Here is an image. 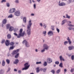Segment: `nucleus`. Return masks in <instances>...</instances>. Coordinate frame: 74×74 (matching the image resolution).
<instances>
[{
    "mask_svg": "<svg viewBox=\"0 0 74 74\" xmlns=\"http://www.w3.org/2000/svg\"><path fill=\"white\" fill-rule=\"evenodd\" d=\"M23 31V29H21L19 31V33L18 34V35L16 33H14V34L15 36L17 37V38H20L21 37H23L24 36H25V32L24 31L22 33V31Z\"/></svg>",
    "mask_w": 74,
    "mask_h": 74,
    "instance_id": "1",
    "label": "nucleus"
},
{
    "mask_svg": "<svg viewBox=\"0 0 74 74\" xmlns=\"http://www.w3.org/2000/svg\"><path fill=\"white\" fill-rule=\"evenodd\" d=\"M31 22H32V21L30 20L29 22V23L28 25H27V27L28 29L27 30V33L28 35H30V34H31V32H30L31 29H30V27H31V26H32V23H31Z\"/></svg>",
    "mask_w": 74,
    "mask_h": 74,
    "instance_id": "2",
    "label": "nucleus"
},
{
    "mask_svg": "<svg viewBox=\"0 0 74 74\" xmlns=\"http://www.w3.org/2000/svg\"><path fill=\"white\" fill-rule=\"evenodd\" d=\"M5 44L6 46H8L10 44V45H12V46H13L14 45L15 43L13 42H12L10 43V40H6V42H5Z\"/></svg>",
    "mask_w": 74,
    "mask_h": 74,
    "instance_id": "3",
    "label": "nucleus"
},
{
    "mask_svg": "<svg viewBox=\"0 0 74 74\" xmlns=\"http://www.w3.org/2000/svg\"><path fill=\"white\" fill-rule=\"evenodd\" d=\"M43 47L44 48H45L43 50H41V52H44V51H45V49H46V50H48V46L46 44H44L43 45Z\"/></svg>",
    "mask_w": 74,
    "mask_h": 74,
    "instance_id": "4",
    "label": "nucleus"
},
{
    "mask_svg": "<svg viewBox=\"0 0 74 74\" xmlns=\"http://www.w3.org/2000/svg\"><path fill=\"white\" fill-rule=\"evenodd\" d=\"M40 67H37L36 68V73H39L40 72V71H43V69L40 68Z\"/></svg>",
    "mask_w": 74,
    "mask_h": 74,
    "instance_id": "5",
    "label": "nucleus"
},
{
    "mask_svg": "<svg viewBox=\"0 0 74 74\" xmlns=\"http://www.w3.org/2000/svg\"><path fill=\"white\" fill-rule=\"evenodd\" d=\"M23 44L25 43V45L27 47H29V43L28 42L25 40H24L23 42Z\"/></svg>",
    "mask_w": 74,
    "mask_h": 74,
    "instance_id": "6",
    "label": "nucleus"
},
{
    "mask_svg": "<svg viewBox=\"0 0 74 74\" xmlns=\"http://www.w3.org/2000/svg\"><path fill=\"white\" fill-rule=\"evenodd\" d=\"M15 11H16L15 8L10 9L9 12L10 13H13V12H15Z\"/></svg>",
    "mask_w": 74,
    "mask_h": 74,
    "instance_id": "7",
    "label": "nucleus"
},
{
    "mask_svg": "<svg viewBox=\"0 0 74 74\" xmlns=\"http://www.w3.org/2000/svg\"><path fill=\"white\" fill-rule=\"evenodd\" d=\"M19 49H17V50H14L13 51L12 54L13 55H14L15 54H16L19 51Z\"/></svg>",
    "mask_w": 74,
    "mask_h": 74,
    "instance_id": "8",
    "label": "nucleus"
},
{
    "mask_svg": "<svg viewBox=\"0 0 74 74\" xmlns=\"http://www.w3.org/2000/svg\"><path fill=\"white\" fill-rule=\"evenodd\" d=\"M14 15L16 16H19L21 15V13H20L19 11H17L15 12Z\"/></svg>",
    "mask_w": 74,
    "mask_h": 74,
    "instance_id": "9",
    "label": "nucleus"
},
{
    "mask_svg": "<svg viewBox=\"0 0 74 74\" xmlns=\"http://www.w3.org/2000/svg\"><path fill=\"white\" fill-rule=\"evenodd\" d=\"M52 62V60L51 58H49L47 59V62L48 63H51Z\"/></svg>",
    "mask_w": 74,
    "mask_h": 74,
    "instance_id": "10",
    "label": "nucleus"
},
{
    "mask_svg": "<svg viewBox=\"0 0 74 74\" xmlns=\"http://www.w3.org/2000/svg\"><path fill=\"white\" fill-rule=\"evenodd\" d=\"M60 3V1H59V6H63L66 5V4L63 2L61 3Z\"/></svg>",
    "mask_w": 74,
    "mask_h": 74,
    "instance_id": "11",
    "label": "nucleus"
},
{
    "mask_svg": "<svg viewBox=\"0 0 74 74\" xmlns=\"http://www.w3.org/2000/svg\"><path fill=\"white\" fill-rule=\"evenodd\" d=\"M68 48L69 49V50L70 51V50L73 49L74 48V47L73 46H70L68 47Z\"/></svg>",
    "mask_w": 74,
    "mask_h": 74,
    "instance_id": "12",
    "label": "nucleus"
},
{
    "mask_svg": "<svg viewBox=\"0 0 74 74\" xmlns=\"http://www.w3.org/2000/svg\"><path fill=\"white\" fill-rule=\"evenodd\" d=\"M60 59L61 61H62V60L64 61V58L62 57V56H60Z\"/></svg>",
    "mask_w": 74,
    "mask_h": 74,
    "instance_id": "13",
    "label": "nucleus"
},
{
    "mask_svg": "<svg viewBox=\"0 0 74 74\" xmlns=\"http://www.w3.org/2000/svg\"><path fill=\"white\" fill-rule=\"evenodd\" d=\"M13 30H14V27H9V31L11 32Z\"/></svg>",
    "mask_w": 74,
    "mask_h": 74,
    "instance_id": "14",
    "label": "nucleus"
},
{
    "mask_svg": "<svg viewBox=\"0 0 74 74\" xmlns=\"http://www.w3.org/2000/svg\"><path fill=\"white\" fill-rule=\"evenodd\" d=\"M67 22V20H64L62 21V25H63Z\"/></svg>",
    "mask_w": 74,
    "mask_h": 74,
    "instance_id": "15",
    "label": "nucleus"
},
{
    "mask_svg": "<svg viewBox=\"0 0 74 74\" xmlns=\"http://www.w3.org/2000/svg\"><path fill=\"white\" fill-rule=\"evenodd\" d=\"M28 63H26L25 64H24V66H25V67H28V68H29V67H30V65H28Z\"/></svg>",
    "mask_w": 74,
    "mask_h": 74,
    "instance_id": "16",
    "label": "nucleus"
},
{
    "mask_svg": "<svg viewBox=\"0 0 74 74\" xmlns=\"http://www.w3.org/2000/svg\"><path fill=\"white\" fill-rule=\"evenodd\" d=\"M67 40H68V42H69V44H71V40H70V39L69 38V37H68Z\"/></svg>",
    "mask_w": 74,
    "mask_h": 74,
    "instance_id": "17",
    "label": "nucleus"
},
{
    "mask_svg": "<svg viewBox=\"0 0 74 74\" xmlns=\"http://www.w3.org/2000/svg\"><path fill=\"white\" fill-rule=\"evenodd\" d=\"M19 62V60L18 59L15 60V62H14V64H17Z\"/></svg>",
    "mask_w": 74,
    "mask_h": 74,
    "instance_id": "18",
    "label": "nucleus"
},
{
    "mask_svg": "<svg viewBox=\"0 0 74 74\" xmlns=\"http://www.w3.org/2000/svg\"><path fill=\"white\" fill-rule=\"evenodd\" d=\"M7 19H5L3 20V24H5L6 23H7Z\"/></svg>",
    "mask_w": 74,
    "mask_h": 74,
    "instance_id": "19",
    "label": "nucleus"
},
{
    "mask_svg": "<svg viewBox=\"0 0 74 74\" xmlns=\"http://www.w3.org/2000/svg\"><path fill=\"white\" fill-rule=\"evenodd\" d=\"M28 67L25 66V67L22 70H27L29 69Z\"/></svg>",
    "mask_w": 74,
    "mask_h": 74,
    "instance_id": "20",
    "label": "nucleus"
},
{
    "mask_svg": "<svg viewBox=\"0 0 74 74\" xmlns=\"http://www.w3.org/2000/svg\"><path fill=\"white\" fill-rule=\"evenodd\" d=\"M5 61H4V60H3L2 61V66H4L5 65Z\"/></svg>",
    "mask_w": 74,
    "mask_h": 74,
    "instance_id": "21",
    "label": "nucleus"
},
{
    "mask_svg": "<svg viewBox=\"0 0 74 74\" xmlns=\"http://www.w3.org/2000/svg\"><path fill=\"white\" fill-rule=\"evenodd\" d=\"M7 37L8 39H10L11 38V35L10 34H8L7 36Z\"/></svg>",
    "mask_w": 74,
    "mask_h": 74,
    "instance_id": "22",
    "label": "nucleus"
},
{
    "mask_svg": "<svg viewBox=\"0 0 74 74\" xmlns=\"http://www.w3.org/2000/svg\"><path fill=\"white\" fill-rule=\"evenodd\" d=\"M59 66L61 68L63 67V63L62 62L60 63L59 65Z\"/></svg>",
    "mask_w": 74,
    "mask_h": 74,
    "instance_id": "23",
    "label": "nucleus"
},
{
    "mask_svg": "<svg viewBox=\"0 0 74 74\" xmlns=\"http://www.w3.org/2000/svg\"><path fill=\"white\" fill-rule=\"evenodd\" d=\"M13 16L12 14H11L8 16V18H11Z\"/></svg>",
    "mask_w": 74,
    "mask_h": 74,
    "instance_id": "24",
    "label": "nucleus"
},
{
    "mask_svg": "<svg viewBox=\"0 0 74 74\" xmlns=\"http://www.w3.org/2000/svg\"><path fill=\"white\" fill-rule=\"evenodd\" d=\"M6 62L8 64H10V61L8 59H7L6 60Z\"/></svg>",
    "mask_w": 74,
    "mask_h": 74,
    "instance_id": "25",
    "label": "nucleus"
},
{
    "mask_svg": "<svg viewBox=\"0 0 74 74\" xmlns=\"http://www.w3.org/2000/svg\"><path fill=\"white\" fill-rule=\"evenodd\" d=\"M23 21L25 23L26 22V17H24L23 19Z\"/></svg>",
    "mask_w": 74,
    "mask_h": 74,
    "instance_id": "26",
    "label": "nucleus"
},
{
    "mask_svg": "<svg viewBox=\"0 0 74 74\" xmlns=\"http://www.w3.org/2000/svg\"><path fill=\"white\" fill-rule=\"evenodd\" d=\"M10 24H7L6 25V27H7V29H9V27H10Z\"/></svg>",
    "mask_w": 74,
    "mask_h": 74,
    "instance_id": "27",
    "label": "nucleus"
},
{
    "mask_svg": "<svg viewBox=\"0 0 74 74\" xmlns=\"http://www.w3.org/2000/svg\"><path fill=\"white\" fill-rule=\"evenodd\" d=\"M19 53H17L15 56V58H18V56H19Z\"/></svg>",
    "mask_w": 74,
    "mask_h": 74,
    "instance_id": "28",
    "label": "nucleus"
},
{
    "mask_svg": "<svg viewBox=\"0 0 74 74\" xmlns=\"http://www.w3.org/2000/svg\"><path fill=\"white\" fill-rule=\"evenodd\" d=\"M6 5L7 7H10V3L8 2H7L6 3Z\"/></svg>",
    "mask_w": 74,
    "mask_h": 74,
    "instance_id": "29",
    "label": "nucleus"
},
{
    "mask_svg": "<svg viewBox=\"0 0 74 74\" xmlns=\"http://www.w3.org/2000/svg\"><path fill=\"white\" fill-rule=\"evenodd\" d=\"M53 34V32L52 31H49L48 33V34Z\"/></svg>",
    "mask_w": 74,
    "mask_h": 74,
    "instance_id": "30",
    "label": "nucleus"
},
{
    "mask_svg": "<svg viewBox=\"0 0 74 74\" xmlns=\"http://www.w3.org/2000/svg\"><path fill=\"white\" fill-rule=\"evenodd\" d=\"M15 48V46H13L12 47H10V49H14V48Z\"/></svg>",
    "mask_w": 74,
    "mask_h": 74,
    "instance_id": "31",
    "label": "nucleus"
},
{
    "mask_svg": "<svg viewBox=\"0 0 74 74\" xmlns=\"http://www.w3.org/2000/svg\"><path fill=\"white\" fill-rule=\"evenodd\" d=\"M60 72V69H58L56 73L57 74H59Z\"/></svg>",
    "mask_w": 74,
    "mask_h": 74,
    "instance_id": "32",
    "label": "nucleus"
},
{
    "mask_svg": "<svg viewBox=\"0 0 74 74\" xmlns=\"http://www.w3.org/2000/svg\"><path fill=\"white\" fill-rule=\"evenodd\" d=\"M47 63L46 62H45L43 64V65L44 66H47Z\"/></svg>",
    "mask_w": 74,
    "mask_h": 74,
    "instance_id": "33",
    "label": "nucleus"
},
{
    "mask_svg": "<svg viewBox=\"0 0 74 74\" xmlns=\"http://www.w3.org/2000/svg\"><path fill=\"white\" fill-rule=\"evenodd\" d=\"M66 18H68V19H70V16H68V14H66Z\"/></svg>",
    "mask_w": 74,
    "mask_h": 74,
    "instance_id": "34",
    "label": "nucleus"
},
{
    "mask_svg": "<svg viewBox=\"0 0 74 74\" xmlns=\"http://www.w3.org/2000/svg\"><path fill=\"white\" fill-rule=\"evenodd\" d=\"M5 42V40L4 39H3L2 40V42H1V43L2 44H3V43H4Z\"/></svg>",
    "mask_w": 74,
    "mask_h": 74,
    "instance_id": "35",
    "label": "nucleus"
},
{
    "mask_svg": "<svg viewBox=\"0 0 74 74\" xmlns=\"http://www.w3.org/2000/svg\"><path fill=\"white\" fill-rule=\"evenodd\" d=\"M46 70H47V68H44L43 69V72H46Z\"/></svg>",
    "mask_w": 74,
    "mask_h": 74,
    "instance_id": "36",
    "label": "nucleus"
},
{
    "mask_svg": "<svg viewBox=\"0 0 74 74\" xmlns=\"http://www.w3.org/2000/svg\"><path fill=\"white\" fill-rule=\"evenodd\" d=\"M51 72L53 73V74H54L55 73V71L54 70H52L51 71Z\"/></svg>",
    "mask_w": 74,
    "mask_h": 74,
    "instance_id": "37",
    "label": "nucleus"
},
{
    "mask_svg": "<svg viewBox=\"0 0 74 74\" xmlns=\"http://www.w3.org/2000/svg\"><path fill=\"white\" fill-rule=\"evenodd\" d=\"M51 29L53 30H54V26L53 25H52L51 27Z\"/></svg>",
    "mask_w": 74,
    "mask_h": 74,
    "instance_id": "38",
    "label": "nucleus"
},
{
    "mask_svg": "<svg viewBox=\"0 0 74 74\" xmlns=\"http://www.w3.org/2000/svg\"><path fill=\"white\" fill-rule=\"evenodd\" d=\"M68 25L69 26H72V27L74 26L73 25H71V24H68Z\"/></svg>",
    "mask_w": 74,
    "mask_h": 74,
    "instance_id": "39",
    "label": "nucleus"
},
{
    "mask_svg": "<svg viewBox=\"0 0 74 74\" xmlns=\"http://www.w3.org/2000/svg\"><path fill=\"white\" fill-rule=\"evenodd\" d=\"M36 64H41V62H36Z\"/></svg>",
    "mask_w": 74,
    "mask_h": 74,
    "instance_id": "40",
    "label": "nucleus"
},
{
    "mask_svg": "<svg viewBox=\"0 0 74 74\" xmlns=\"http://www.w3.org/2000/svg\"><path fill=\"white\" fill-rule=\"evenodd\" d=\"M46 33H47L46 31H43V34H45L44 36H45L46 35Z\"/></svg>",
    "mask_w": 74,
    "mask_h": 74,
    "instance_id": "41",
    "label": "nucleus"
},
{
    "mask_svg": "<svg viewBox=\"0 0 74 74\" xmlns=\"http://www.w3.org/2000/svg\"><path fill=\"white\" fill-rule=\"evenodd\" d=\"M72 60H74V55H72L71 57Z\"/></svg>",
    "mask_w": 74,
    "mask_h": 74,
    "instance_id": "42",
    "label": "nucleus"
},
{
    "mask_svg": "<svg viewBox=\"0 0 74 74\" xmlns=\"http://www.w3.org/2000/svg\"><path fill=\"white\" fill-rule=\"evenodd\" d=\"M55 64H59V62L58 61H56L55 62Z\"/></svg>",
    "mask_w": 74,
    "mask_h": 74,
    "instance_id": "43",
    "label": "nucleus"
},
{
    "mask_svg": "<svg viewBox=\"0 0 74 74\" xmlns=\"http://www.w3.org/2000/svg\"><path fill=\"white\" fill-rule=\"evenodd\" d=\"M67 43H68V42L67 41H65L64 42V44L65 45H66Z\"/></svg>",
    "mask_w": 74,
    "mask_h": 74,
    "instance_id": "44",
    "label": "nucleus"
},
{
    "mask_svg": "<svg viewBox=\"0 0 74 74\" xmlns=\"http://www.w3.org/2000/svg\"><path fill=\"white\" fill-rule=\"evenodd\" d=\"M56 30H57V31H58V33H59V32H60V30H59V29L58 28H57Z\"/></svg>",
    "mask_w": 74,
    "mask_h": 74,
    "instance_id": "45",
    "label": "nucleus"
},
{
    "mask_svg": "<svg viewBox=\"0 0 74 74\" xmlns=\"http://www.w3.org/2000/svg\"><path fill=\"white\" fill-rule=\"evenodd\" d=\"M1 3H3V2H6V0H2L1 1Z\"/></svg>",
    "mask_w": 74,
    "mask_h": 74,
    "instance_id": "46",
    "label": "nucleus"
},
{
    "mask_svg": "<svg viewBox=\"0 0 74 74\" xmlns=\"http://www.w3.org/2000/svg\"><path fill=\"white\" fill-rule=\"evenodd\" d=\"M15 2L16 3H19V1H18V0H16V1H15Z\"/></svg>",
    "mask_w": 74,
    "mask_h": 74,
    "instance_id": "47",
    "label": "nucleus"
},
{
    "mask_svg": "<svg viewBox=\"0 0 74 74\" xmlns=\"http://www.w3.org/2000/svg\"><path fill=\"white\" fill-rule=\"evenodd\" d=\"M18 73H19V74H21V73H22V71H21L19 70L18 71Z\"/></svg>",
    "mask_w": 74,
    "mask_h": 74,
    "instance_id": "48",
    "label": "nucleus"
},
{
    "mask_svg": "<svg viewBox=\"0 0 74 74\" xmlns=\"http://www.w3.org/2000/svg\"><path fill=\"white\" fill-rule=\"evenodd\" d=\"M71 72H73V71H74V69H71Z\"/></svg>",
    "mask_w": 74,
    "mask_h": 74,
    "instance_id": "49",
    "label": "nucleus"
},
{
    "mask_svg": "<svg viewBox=\"0 0 74 74\" xmlns=\"http://www.w3.org/2000/svg\"><path fill=\"white\" fill-rule=\"evenodd\" d=\"M34 8H36V4H34Z\"/></svg>",
    "mask_w": 74,
    "mask_h": 74,
    "instance_id": "50",
    "label": "nucleus"
},
{
    "mask_svg": "<svg viewBox=\"0 0 74 74\" xmlns=\"http://www.w3.org/2000/svg\"><path fill=\"white\" fill-rule=\"evenodd\" d=\"M43 27H44V28H46V27H47V26H46L45 25H44Z\"/></svg>",
    "mask_w": 74,
    "mask_h": 74,
    "instance_id": "51",
    "label": "nucleus"
},
{
    "mask_svg": "<svg viewBox=\"0 0 74 74\" xmlns=\"http://www.w3.org/2000/svg\"><path fill=\"white\" fill-rule=\"evenodd\" d=\"M14 71H17V70L16 69H14Z\"/></svg>",
    "mask_w": 74,
    "mask_h": 74,
    "instance_id": "52",
    "label": "nucleus"
},
{
    "mask_svg": "<svg viewBox=\"0 0 74 74\" xmlns=\"http://www.w3.org/2000/svg\"><path fill=\"white\" fill-rule=\"evenodd\" d=\"M71 1H74V0H69V2H71Z\"/></svg>",
    "mask_w": 74,
    "mask_h": 74,
    "instance_id": "53",
    "label": "nucleus"
},
{
    "mask_svg": "<svg viewBox=\"0 0 74 74\" xmlns=\"http://www.w3.org/2000/svg\"><path fill=\"white\" fill-rule=\"evenodd\" d=\"M64 71L65 73H66V71H67V70L66 69H64Z\"/></svg>",
    "mask_w": 74,
    "mask_h": 74,
    "instance_id": "54",
    "label": "nucleus"
},
{
    "mask_svg": "<svg viewBox=\"0 0 74 74\" xmlns=\"http://www.w3.org/2000/svg\"><path fill=\"white\" fill-rule=\"evenodd\" d=\"M40 25L41 26H42V23H40Z\"/></svg>",
    "mask_w": 74,
    "mask_h": 74,
    "instance_id": "55",
    "label": "nucleus"
},
{
    "mask_svg": "<svg viewBox=\"0 0 74 74\" xmlns=\"http://www.w3.org/2000/svg\"><path fill=\"white\" fill-rule=\"evenodd\" d=\"M68 29H69V30H71V27H69V28H68Z\"/></svg>",
    "mask_w": 74,
    "mask_h": 74,
    "instance_id": "56",
    "label": "nucleus"
},
{
    "mask_svg": "<svg viewBox=\"0 0 74 74\" xmlns=\"http://www.w3.org/2000/svg\"><path fill=\"white\" fill-rule=\"evenodd\" d=\"M31 15L32 16H34V14H31Z\"/></svg>",
    "mask_w": 74,
    "mask_h": 74,
    "instance_id": "57",
    "label": "nucleus"
},
{
    "mask_svg": "<svg viewBox=\"0 0 74 74\" xmlns=\"http://www.w3.org/2000/svg\"><path fill=\"white\" fill-rule=\"evenodd\" d=\"M10 70V68H9L8 69V71L7 72H8V71H9Z\"/></svg>",
    "mask_w": 74,
    "mask_h": 74,
    "instance_id": "58",
    "label": "nucleus"
},
{
    "mask_svg": "<svg viewBox=\"0 0 74 74\" xmlns=\"http://www.w3.org/2000/svg\"><path fill=\"white\" fill-rule=\"evenodd\" d=\"M41 1V0H37V1H38V2H40V1Z\"/></svg>",
    "mask_w": 74,
    "mask_h": 74,
    "instance_id": "59",
    "label": "nucleus"
},
{
    "mask_svg": "<svg viewBox=\"0 0 74 74\" xmlns=\"http://www.w3.org/2000/svg\"><path fill=\"white\" fill-rule=\"evenodd\" d=\"M30 1V3H32V1H31V0H29Z\"/></svg>",
    "mask_w": 74,
    "mask_h": 74,
    "instance_id": "60",
    "label": "nucleus"
},
{
    "mask_svg": "<svg viewBox=\"0 0 74 74\" xmlns=\"http://www.w3.org/2000/svg\"><path fill=\"white\" fill-rule=\"evenodd\" d=\"M38 51L37 50V49H36V52H37Z\"/></svg>",
    "mask_w": 74,
    "mask_h": 74,
    "instance_id": "61",
    "label": "nucleus"
},
{
    "mask_svg": "<svg viewBox=\"0 0 74 74\" xmlns=\"http://www.w3.org/2000/svg\"><path fill=\"white\" fill-rule=\"evenodd\" d=\"M32 1H33V3H34L35 2V1H34V0H33Z\"/></svg>",
    "mask_w": 74,
    "mask_h": 74,
    "instance_id": "62",
    "label": "nucleus"
},
{
    "mask_svg": "<svg viewBox=\"0 0 74 74\" xmlns=\"http://www.w3.org/2000/svg\"><path fill=\"white\" fill-rule=\"evenodd\" d=\"M30 74H34L33 73H31Z\"/></svg>",
    "mask_w": 74,
    "mask_h": 74,
    "instance_id": "63",
    "label": "nucleus"
},
{
    "mask_svg": "<svg viewBox=\"0 0 74 74\" xmlns=\"http://www.w3.org/2000/svg\"><path fill=\"white\" fill-rule=\"evenodd\" d=\"M16 44H18V43H16Z\"/></svg>",
    "mask_w": 74,
    "mask_h": 74,
    "instance_id": "64",
    "label": "nucleus"
}]
</instances>
